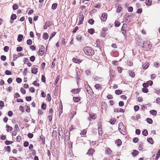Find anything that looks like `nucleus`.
I'll use <instances>...</instances> for the list:
<instances>
[{
	"mask_svg": "<svg viewBox=\"0 0 160 160\" xmlns=\"http://www.w3.org/2000/svg\"><path fill=\"white\" fill-rule=\"evenodd\" d=\"M83 50L84 52L87 55L90 56L94 53L93 51L89 47H86L84 48Z\"/></svg>",
	"mask_w": 160,
	"mask_h": 160,
	"instance_id": "obj_1",
	"label": "nucleus"
},
{
	"mask_svg": "<svg viewBox=\"0 0 160 160\" xmlns=\"http://www.w3.org/2000/svg\"><path fill=\"white\" fill-rule=\"evenodd\" d=\"M118 130L122 134L124 135L125 133L126 129L123 124L120 122L118 125Z\"/></svg>",
	"mask_w": 160,
	"mask_h": 160,
	"instance_id": "obj_2",
	"label": "nucleus"
},
{
	"mask_svg": "<svg viewBox=\"0 0 160 160\" xmlns=\"http://www.w3.org/2000/svg\"><path fill=\"white\" fill-rule=\"evenodd\" d=\"M79 19H77V22L78 25H79L82 23L84 17L82 13H80L78 16Z\"/></svg>",
	"mask_w": 160,
	"mask_h": 160,
	"instance_id": "obj_3",
	"label": "nucleus"
},
{
	"mask_svg": "<svg viewBox=\"0 0 160 160\" xmlns=\"http://www.w3.org/2000/svg\"><path fill=\"white\" fill-rule=\"evenodd\" d=\"M63 128L62 127H59L58 128V134L60 136H62L64 134Z\"/></svg>",
	"mask_w": 160,
	"mask_h": 160,
	"instance_id": "obj_4",
	"label": "nucleus"
},
{
	"mask_svg": "<svg viewBox=\"0 0 160 160\" xmlns=\"http://www.w3.org/2000/svg\"><path fill=\"white\" fill-rule=\"evenodd\" d=\"M114 111L116 112H124V110L121 108H117L114 109Z\"/></svg>",
	"mask_w": 160,
	"mask_h": 160,
	"instance_id": "obj_5",
	"label": "nucleus"
},
{
	"mask_svg": "<svg viewBox=\"0 0 160 160\" xmlns=\"http://www.w3.org/2000/svg\"><path fill=\"white\" fill-rule=\"evenodd\" d=\"M52 24V23L50 22H46L45 24V25L43 26V28L44 29H46L48 27H49L51 26Z\"/></svg>",
	"mask_w": 160,
	"mask_h": 160,
	"instance_id": "obj_6",
	"label": "nucleus"
},
{
	"mask_svg": "<svg viewBox=\"0 0 160 160\" xmlns=\"http://www.w3.org/2000/svg\"><path fill=\"white\" fill-rule=\"evenodd\" d=\"M73 61L75 63H79L81 62L82 60L76 58H73L72 59Z\"/></svg>",
	"mask_w": 160,
	"mask_h": 160,
	"instance_id": "obj_7",
	"label": "nucleus"
},
{
	"mask_svg": "<svg viewBox=\"0 0 160 160\" xmlns=\"http://www.w3.org/2000/svg\"><path fill=\"white\" fill-rule=\"evenodd\" d=\"M107 28H103L102 29V32L101 33V36L103 37H105L106 36V31H107Z\"/></svg>",
	"mask_w": 160,
	"mask_h": 160,
	"instance_id": "obj_8",
	"label": "nucleus"
},
{
	"mask_svg": "<svg viewBox=\"0 0 160 160\" xmlns=\"http://www.w3.org/2000/svg\"><path fill=\"white\" fill-rule=\"evenodd\" d=\"M107 18V15L106 13H103L101 16V19L102 21H105Z\"/></svg>",
	"mask_w": 160,
	"mask_h": 160,
	"instance_id": "obj_9",
	"label": "nucleus"
},
{
	"mask_svg": "<svg viewBox=\"0 0 160 160\" xmlns=\"http://www.w3.org/2000/svg\"><path fill=\"white\" fill-rule=\"evenodd\" d=\"M96 115L94 113H93L90 115V118H89L88 119L89 120L91 121V119H95L96 118Z\"/></svg>",
	"mask_w": 160,
	"mask_h": 160,
	"instance_id": "obj_10",
	"label": "nucleus"
},
{
	"mask_svg": "<svg viewBox=\"0 0 160 160\" xmlns=\"http://www.w3.org/2000/svg\"><path fill=\"white\" fill-rule=\"evenodd\" d=\"M31 72L32 73L36 74L38 72V68L35 67L33 68L32 69Z\"/></svg>",
	"mask_w": 160,
	"mask_h": 160,
	"instance_id": "obj_11",
	"label": "nucleus"
},
{
	"mask_svg": "<svg viewBox=\"0 0 160 160\" xmlns=\"http://www.w3.org/2000/svg\"><path fill=\"white\" fill-rule=\"evenodd\" d=\"M80 91V89H74L72 90L71 91V92L72 93L74 94H77Z\"/></svg>",
	"mask_w": 160,
	"mask_h": 160,
	"instance_id": "obj_12",
	"label": "nucleus"
},
{
	"mask_svg": "<svg viewBox=\"0 0 160 160\" xmlns=\"http://www.w3.org/2000/svg\"><path fill=\"white\" fill-rule=\"evenodd\" d=\"M149 65V63H147L143 64L142 65V67H143V69H146L148 68Z\"/></svg>",
	"mask_w": 160,
	"mask_h": 160,
	"instance_id": "obj_13",
	"label": "nucleus"
},
{
	"mask_svg": "<svg viewBox=\"0 0 160 160\" xmlns=\"http://www.w3.org/2000/svg\"><path fill=\"white\" fill-rule=\"evenodd\" d=\"M152 1L151 0H146L145 3L147 6H151L152 4Z\"/></svg>",
	"mask_w": 160,
	"mask_h": 160,
	"instance_id": "obj_14",
	"label": "nucleus"
},
{
	"mask_svg": "<svg viewBox=\"0 0 160 160\" xmlns=\"http://www.w3.org/2000/svg\"><path fill=\"white\" fill-rule=\"evenodd\" d=\"M94 152V149H90L87 153V154H88L89 155L92 156L93 154V152Z\"/></svg>",
	"mask_w": 160,
	"mask_h": 160,
	"instance_id": "obj_15",
	"label": "nucleus"
},
{
	"mask_svg": "<svg viewBox=\"0 0 160 160\" xmlns=\"http://www.w3.org/2000/svg\"><path fill=\"white\" fill-rule=\"evenodd\" d=\"M73 100L75 102H77L80 101V98L79 97H74L73 98Z\"/></svg>",
	"mask_w": 160,
	"mask_h": 160,
	"instance_id": "obj_16",
	"label": "nucleus"
},
{
	"mask_svg": "<svg viewBox=\"0 0 160 160\" xmlns=\"http://www.w3.org/2000/svg\"><path fill=\"white\" fill-rule=\"evenodd\" d=\"M23 38V36L22 35L19 34L18 36V37L17 39L18 41L19 42H21Z\"/></svg>",
	"mask_w": 160,
	"mask_h": 160,
	"instance_id": "obj_17",
	"label": "nucleus"
},
{
	"mask_svg": "<svg viewBox=\"0 0 160 160\" xmlns=\"http://www.w3.org/2000/svg\"><path fill=\"white\" fill-rule=\"evenodd\" d=\"M48 35L47 33H44L43 35V38L45 40H47L48 38Z\"/></svg>",
	"mask_w": 160,
	"mask_h": 160,
	"instance_id": "obj_18",
	"label": "nucleus"
},
{
	"mask_svg": "<svg viewBox=\"0 0 160 160\" xmlns=\"http://www.w3.org/2000/svg\"><path fill=\"white\" fill-rule=\"evenodd\" d=\"M6 128H7L6 130L7 132L11 131L12 129V128L8 125H6Z\"/></svg>",
	"mask_w": 160,
	"mask_h": 160,
	"instance_id": "obj_19",
	"label": "nucleus"
},
{
	"mask_svg": "<svg viewBox=\"0 0 160 160\" xmlns=\"http://www.w3.org/2000/svg\"><path fill=\"white\" fill-rule=\"evenodd\" d=\"M88 32L90 34H93L94 32V30L93 28H90L88 30Z\"/></svg>",
	"mask_w": 160,
	"mask_h": 160,
	"instance_id": "obj_20",
	"label": "nucleus"
},
{
	"mask_svg": "<svg viewBox=\"0 0 160 160\" xmlns=\"http://www.w3.org/2000/svg\"><path fill=\"white\" fill-rule=\"evenodd\" d=\"M150 112L153 115H156L157 113L156 111L153 110L150 111Z\"/></svg>",
	"mask_w": 160,
	"mask_h": 160,
	"instance_id": "obj_21",
	"label": "nucleus"
},
{
	"mask_svg": "<svg viewBox=\"0 0 160 160\" xmlns=\"http://www.w3.org/2000/svg\"><path fill=\"white\" fill-rule=\"evenodd\" d=\"M116 121L115 118H112L110 120L109 122L112 124H113L115 123Z\"/></svg>",
	"mask_w": 160,
	"mask_h": 160,
	"instance_id": "obj_22",
	"label": "nucleus"
},
{
	"mask_svg": "<svg viewBox=\"0 0 160 160\" xmlns=\"http://www.w3.org/2000/svg\"><path fill=\"white\" fill-rule=\"evenodd\" d=\"M116 143L117 144L118 146H119L122 144L121 141L120 139H118L116 141Z\"/></svg>",
	"mask_w": 160,
	"mask_h": 160,
	"instance_id": "obj_23",
	"label": "nucleus"
},
{
	"mask_svg": "<svg viewBox=\"0 0 160 160\" xmlns=\"http://www.w3.org/2000/svg\"><path fill=\"white\" fill-rule=\"evenodd\" d=\"M17 18L16 15L15 14H12L11 17V19L12 20H14Z\"/></svg>",
	"mask_w": 160,
	"mask_h": 160,
	"instance_id": "obj_24",
	"label": "nucleus"
},
{
	"mask_svg": "<svg viewBox=\"0 0 160 160\" xmlns=\"http://www.w3.org/2000/svg\"><path fill=\"white\" fill-rule=\"evenodd\" d=\"M138 154V151L134 150L132 153V155L134 156H136Z\"/></svg>",
	"mask_w": 160,
	"mask_h": 160,
	"instance_id": "obj_25",
	"label": "nucleus"
},
{
	"mask_svg": "<svg viewBox=\"0 0 160 160\" xmlns=\"http://www.w3.org/2000/svg\"><path fill=\"white\" fill-rule=\"evenodd\" d=\"M5 144L7 145H10L13 143V142L12 141H9L7 140L5 142Z\"/></svg>",
	"mask_w": 160,
	"mask_h": 160,
	"instance_id": "obj_26",
	"label": "nucleus"
},
{
	"mask_svg": "<svg viewBox=\"0 0 160 160\" xmlns=\"http://www.w3.org/2000/svg\"><path fill=\"white\" fill-rule=\"evenodd\" d=\"M122 93V91L119 90H116L115 91V93L117 95L121 94Z\"/></svg>",
	"mask_w": 160,
	"mask_h": 160,
	"instance_id": "obj_27",
	"label": "nucleus"
},
{
	"mask_svg": "<svg viewBox=\"0 0 160 160\" xmlns=\"http://www.w3.org/2000/svg\"><path fill=\"white\" fill-rule=\"evenodd\" d=\"M142 134L143 135L145 136H146L148 135V131L146 129H145L142 132Z\"/></svg>",
	"mask_w": 160,
	"mask_h": 160,
	"instance_id": "obj_28",
	"label": "nucleus"
},
{
	"mask_svg": "<svg viewBox=\"0 0 160 160\" xmlns=\"http://www.w3.org/2000/svg\"><path fill=\"white\" fill-rule=\"evenodd\" d=\"M33 84L34 86H36L37 87H38L39 86V84L38 82L37 81H34L33 82Z\"/></svg>",
	"mask_w": 160,
	"mask_h": 160,
	"instance_id": "obj_29",
	"label": "nucleus"
},
{
	"mask_svg": "<svg viewBox=\"0 0 160 160\" xmlns=\"http://www.w3.org/2000/svg\"><path fill=\"white\" fill-rule=\"evenodd\" d=\"M147 141L149 143H150L151 144H152L153 143V141L152 140V139L151 138H148L147 139Z\"/></svg>",
	"mask_w": 160,
	"mask_h": 160,
	"instance_id": "obj_30",
	"label": "nucleus"
},
{
	"mask_svg": "<svg viewBox=\"0 0 160 160\" xmlns=\"http://www.w3.org/2000/svg\"><path fill=\"white\" fill-rule=\"evenodd\" d=\"M95 87L97 89H101V86L99 84H96Z\"/></svg>",
	"mask_w": 160,
	"mask_h": 160,
	"instance_id": "obj_31",
	"label": "nucleus"
},
{
	"mask_svg": "<svg viewBox=\"0 0 160 160\" xmlns=\"http://www.w3.org/2000/svg\"><path fill=\"white\" fill-rule=\"evenodd\" d=\"M57 7V4L56 3H53L52 6V8L53 9H55Z\"/></svg>",
	"mask_w": 160,
	"mask_h": 160,
	"instance_id": "obj_32",
	"label": "nucleus"
},
{
	"mask_svg": "<svg viewBox=\"0 0 160 160\" xmlns=\"http://www.w3.org/2000/svg\"><path fill=\"white\" fill-rule=\"evenodd\" d=\"M98 134L100 135H102V129L100 127L98 128Z\"/></svg>",
	"mask_w": 160,
	"mask_h": 160,
	"instance_id": "obj_33",
	"label": "nucleus"
},
{
	"mask_svg": "<svg viewBox=\"0 0 160 160\" xmlns=\"http://www.w3.org/2000/svg\"><path fill=\"white\" fill-rule=\"evenodd\" d=\"M44 51L40 49L38 51V53L39 55L40 56H42L44 53Z\"/></svg>",
	"mask_w": 160,
	"mask_h": 160,
	"instance_id": "obj_34",
	"label": "nucleus"
},
{
	"mask_svg": "<svg viewBox=\"0 0 160 160\" xmlns=\"http://www.w3.org/2000/svg\"><path fill=\"white\" fill-rule=\"evenodd\" d=\"M147 122L149 124H152V120L150 118H148L147 119Z\"/></svg>",
	"mask_w": 160,
	"mask_h": 160,
	"instance_id": "obj_35",
	"label": "nucleus"
},
{
	"mask_svg": "<svg viewBox=\"0 0 160 160\" xmlns=\"http://www.w3.org/2000/svg\"><path fill=\"white\" fill-rule=\"evenodd\" d=\"M106 152L108 154H111L112 151L110 150V149L108 148L106 149Z\"/></svg>",
	"mask_w": 160,
	"mask_h": 160,
	"instance_id": "obj_36",
	"label": "nucleus"
},
{
	"mask_svg": "<svg viewBox=\"0 0 160 160\" xmlns=\"http://www.w3.org/2000/svg\"><path fill=\"white\" fill-rule=\"evenodd\" d=\"M22 48L21 47H18L17 48V52H20L22 50Z\"/></svg>",
	"mask_w": 160,
	"mask_h": 160,
	"instance_id": "obj_37",
	"label": "nucleus"
},
{
	"mask_svg": "<svg viewBox=\"0 0 160 160\" xmlns=\"http://www.w3.org/2000/svg\"><path fill=\"white\" fill-rule=\"evenodd\" d=\"M126 24H123V25L122 27V33L124 34L126 33V31L125 30H123V28L124 27H125V26H126Z\"/></svg>",
	"mask_w": 160,
	"mask_h": 160,
	"instance_id": "obj_38",
	"label": "nucleus"
},
{
	"mask_svg": "<svg viewBox=\"0 0 160 160\" xmlns=\"http://www.w3.org/2000/svg\"><path fill=\"white\" fill-rule=\"evenodd\" d=\"M120 22L118 21H116L115 22V26L116 27H118L120 26Z\"/></svg>",
	"mask_w": 160,
	"mask_h": 160,
	"instance_id": "obj_39",
	"label": "nucleus"
},
{
	"mask_svg": "<svg viewBox=\"0 0 160 160\" xmlns=\"http://www.w3.org/2000/svg\"><path fill=\"white\" fill-rule=\"evenodd\" d=\"M27 43L29 45H30L32 44V40L31 39H28L27 41Z\"/></svg>",
	"mask_w": 160,
	"mask_h": 160,
	"instance_id": "obj_40",
	"label": "nucleus"
},
{
	"mask_svg": "<svg viewBox=\"0 0 160 160\" xmlns=\"http://www.w3.org/2000/svg\"><path fill=\"white\" fill-rule=\"evenodd\" d=\"M47 98L48 101L50 102L51 101V98L50 94H48L47 97Z\"/></svg>",
	"mask_w": 160,
	"mask_h": 160,
	"instance_id": "obj_41",
	"label": "nucleus"
},
{
	"mask_svg": "<svg viewBox=\"0 0 160 160\" xmlns=\"http://www.w3.org/2000/svg\"><path fill=\"white\" fill-rule=\"evenodd\" d=\"M129 74L130 76L132 77H133L135 76L134 73L132 71L129 72Z\"/></svg>",
	"mask_w": 160,
	"mask_h": 160,
	"instance_id": "obj_42",
	"label": "nucleus"
},
{
	"mask_svg": "<svg viewBox=\"0 0 160 160\" xmlns=\"http://www.w3.org/2000/svg\"><path fill=\"white\" fill-rule=\"evenodd\" d=\"M46 105L45 103H43L42 105V109L44 110L46 109Z\"/></svg>",
	"mask_w": 160,
	"mask_h": 160,
	"instance_id": "obj_43",
	"label": "nucleus"
},
{
	"mask_svg": "<svg viewBox=\"0 0 160 160\" xmlns=\"http://www.w3.org/2000/svg\"><path fill=\"white\" fill-rule=\"evenodd\" d=\"M12 7H13V9L14 10H16L18 8V6L16 4H15L13 5Z\"/></svg>",
	"mask_w": 160,
	"mask_h": 160,
	"instance_id": "obj_44",
	"label": "nucleus"
},
{
	"mask_svg": "<svg viewBox=\"0 0 160 160\" xmlns=\"http://www.w3.org/2000/svg\"><path fill=\"white\" fill-rule=\"evenodd\" d=\"M16 81L18 83H20L22 82V80L21 78H16Z\"/></svg>",
	"mask_w": 160,
	"mask_h": 160,
	"instance_id": "obj_45",
	"label": "nucleus"
},
{
	"mask_svg": "<svg viewBox=\"0 0 160 160\" xmlns=\"http://www.w3.org/2000/svg\"><path fill=\"white\" fill-rule=\"evenodd\" d=\"M30 59L31 61L33 62L35 59V57L34 56H32L30 57Z\"/></svg>",
	"mask_w": 160,
	"mask_h": 160,
	"instance_id": "obj_46",
	"label": "nucleus"
},
{
	"mask_svg": "<svg viewBox=\"0 0 160 160\" xmlns=\"http://www.w3.org/2000/svg\"><path fill=\"white\" fill-rule=\"evenodd\" d=\"M6 59V57L5 56L2 55L1 57V59L2 61H5Z\"/></svg>",
	"mask_w": 160,
	"mask_h": 160,
	"instance_id": "obj_47",
	"label": "nucleus"
},
{
	"mask_svg": "<svg viewBox=\"0 0 160 160\" xmlns=\"http://www.w3.org/2000/svg\"><path fill=\"white\" fill-rule=\"evenodd\" d=\"M9 49V48L7 46H5L4 48V51L5 52H7L8 51Z\"/></svg>",
	"mask_w": 160,
	"mask_h": 160,
	"instance_id": "obj_48",
	"label": "nucleus"
},
{
	"mask_svg": "<svg viewBox=\"0 0 160 160\" xmlns=\"http://www.w3.org/2000/svg\"><path fill=\"white\" fill-rule=\"evenodd\" d=\"M139 106L138 105H136L134 107V109L136 111H138L139 110Z\"/></svg>",
	"mask_w": 160,
	"mask_h": 160,
	"instance_id": "obj_49",
	"label": "nucleus"
},
{
	"mask_svg": "<svg viewBox=\"0 0 160 160\" xmlns=\"http://www.w3.org/2000/svg\"><path fill=\"white\" fill-rule=\"evenodd\" d=\"M142 90L145 93H147L148 92V89L145 87L142 89Z\"/></svg>",
	"mask_w": 160,
	"mask_h": 160,
	"instance_id": "obj_50",
	"label": "nucleus"
},
{
	"mask_svg": "<svg viewBox=\"0 0 160 160\" xmlns=\"http://www.w3.org/2000/svg\"><path fill=\"white\" fill-rule=\"evenodd\" d=\"M52 119V115H50L48 116V119L50 122H51V121Z\"/></svg>",
	"mask_w": 160,
	"mask_h": 160,
	"instance_id": "obj_51",
	"label": "nucleus"
},
{
	"mask_svg": "<svg viewBox=\"0 0 160 160\" xmlns=\"http://www.w3.org/2000/svg\"><path fill=\"white\" fill-rule=\"evenodd\" d=\"M1 139L3 140H5L6 139V136L2 135L1 137Z\"/></svg>",
	"mask_w": 160,
	"mask_h": 160,
	"instance_id": "obj_52",
	"label": "nucleus"
},
{
	"mask_svg": "<svg viewBox=\"0 0 160 160\" xmlns=\"http://www.w3.org/2000/svg\"><path fill=\"white\" fill-rule=\"evenodd\" d=\"M52 136H56L57 135V132L56 131H53L52 132Z\"/></svg>",
	"mask_w": 160,
	"mask_h": 160,
	"instance_id": "obj_53",
	"label": "nucleus"
},
{
	"mask_svg": "<svg viewBox=\"0 0 160 160\" xmlns=\"http://www.w3.org/2000/svg\"><path fill=\"white\" fill-rule=\"evenodd\" d=\"M56 34V33L55 32H53L52 33V34L49 38V40H50Z\"/></svg>",
	"mask_w": 160,
	"mask_h": 160,
	"instance_id": "obj_54",
	"label": "nucleus"
},
{
	"mask_svg": "<svg viewBox=\"0 0 160 160\" xmlns=\"http://www.w3.org/2000/svg\"><path fill=\"white\" fill-rule=\"evenodd\" d=\"M94 22V21L92 19H89L88 21V23L91 25L93 24Z\"/></svg>",
	"mask_w": 160,
	"mask_h": 160,
	"instance_id": "obj_55",
	"label": "nucleus"
},
{
	"mask_svg": "<svg viewBox=\"0 0 160 160\" xmlns=\"http://www.w3.org/2000/svg\"><path fill=\"white\" fill-rule=\"evenodd\" d=\"M43 112L41 109H39L38 111V114L39 115H41L42 114Z\"/></svg>",
	"mask_w": 160,
	"mask_h": 160,
	"instance_id": "obj_56",
	"label": "nucleus"
},
{
	"mask_svg": "<svg viewBox=\"0 0 160 160\" xmlns=\"http://www.w3.org/2000/svg\"><path fill=\"white\" fill-rule=\"evenodd\" d=\"M21 139V137L20 136H18L16 138V141L17 142H19Z\"/></svg>",
	"mask_w": 160,
	"mask_h": 160,
	"instance_id": "obj_57",
	"label": "nucleus"
},
{
	"mask_svg": "<svg viewBox=\"0 0 160 160\" xmlns=\"http://www.w3.org/2000/svg\"><path fill=\"white\" fill-rule=\"evenodd\" d=\"M23 145L25 147H27L29 145V143L27 141H25L24 142Z\"/></svg>",
	"mask_w": 160,
	"mask_h": 160,
	"instance_id": "obj_58",
	"label": "nucleus"
},
{
	"mask_svg": "<svg viewBox=\"0 0 160 160\" xmlns=\"http://www.w3.org/2000/svg\"><path fill=\"white\" fill-rule=\"evenodd\" d=\"M20 91L22 94H25L26 93L25 90L22 88H21Z\"/></svg>",
	"mask_w": 160,
	"mask_h": 160,
	"instance_id": "obj_59",
	"label": "nucleus"
},
{
	"mask_svg": "<svg viewBox=\"0 0 160 160\" xmlns=\"http://www.w3.org/2000/svg\"><path fill=\"white\" fill-rule=\"evenodd\" d=\"M5 73L7 75H10L12 74L11 72L8 70H6L5 71Z\"/></svg>",
	"mask_w": 160,
	"mask_h": 160,
	"instance_id": "obj_60",
	"label": "nucleus"
},
{
	"mask_svg": "<svg viewBox=\"0 0 160 160\" xmlns=\"http://www.w3.org/2000/svg\"><path fill=\"white\" fill-rule=\"evenodd\" d=\"M33 134L31 133H28V137L29 138H32L33 137Z\"/></svg>",
	"mask_w": 160,
	"mask_h": 160,
	"instance_id": "obj_61",
	"label": "nucleus"
},
{
	"mask_svg": "<svg viewBox=\"0 0 160 160\" xmlns=\"http://www.w3.org/2000/svg\"><path fill=\"white\" fill-rule=\"evenodd\" d=\"M156 102L160 105V98H158L156 100Z\"/></svg>",
	"mask_w": 160,
	"mask_h": 160,
	"instance_id": "obj_62",
	"label": "nucleus"
},
{
	"mask_svg": "<svg viewBox=\"0 0 160 160\" xmlns=\"http://www.w3.org/2000/svg\"><path fill=\"white\" fill-rule=\"evenodd\" d=\"M124 102L122 101H120L119 103V105L120 107H122L124 105Z\"/></svg>",
	"mask_w": 160,
	"mask_h": 160,
	"instance_id": "obj_63",
	"label": "nucleus"
},
{
	"mask_svg": "<svg viewBox=\"0 0 160 160\" xmlns=\"http://www.w3.org/2000/svg\"><path fill=\"white\" fill-rule=\"evenodd\" d=\"M154 65L155 67L158 68L160 66V64L156 62L154 63Z\"/></svg>",
	"mask_w": 160,
	"mask_h": 160,
	"instance_id": "obj_64",
	"label": "nucleus"
}]
</instances>
